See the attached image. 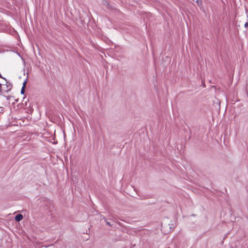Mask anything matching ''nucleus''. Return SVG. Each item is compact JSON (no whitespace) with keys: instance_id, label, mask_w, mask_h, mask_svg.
I'll return each instance as SVG.
<instances>
[{"instance_id":"nucleus-1","label":"nucleus","mask_w":248,"mask_h":248,"mask_svg":"<svg viewBox=\"0 0 248 248\" xmlns=\"http://www.w3.org/2000/svg\"><path fill=\"white\" fill-rule=\"evenodd\" d=\"M5 86L6 88L5 89H2V91L5 92H8L11 90L12 85L10 84H8V83H7Z\"/></svg>"},{"instance_id":"nucleus-2","label":"nucleus","mask_w":248,"mask_h":248,"mask_svg":"<svg viewBox=\"0 0 248 248\" xmlns=\"http://www.w3.org/2000/svg\"><path fill=\"white\" fill-rule=\"evenodd\" d=\"M23 216L21 214H18L15 217V220L16 221H20L23 219Z\"/></svg>"},{"instance_id":"nucleus-3","label":"nucleus","mask_w":248,"mask_h":248,"mask_svg":"<svg viewBox=\"0 0 248 248\" xmlns=\"http://www.w3.org/2000/svg\"><path fill=\"white\" fill-rule=\"evenodd\" d=\"M26 83H27V80L24 81L23 83V87H22V88L21 89V93L22 94H24V93H25V87H26Z\"/></svg>"},{"instance_id":"nucleus-4","label":"nucleus","mask_w":248,"mask_h":248,"mask_svg":"<svg viewBox=\"0 0 248 248\" xmlns=\"http://www.w3.org/2000/svg\"><path fill=\"white\" fill-rule=\"evenodd\" d=\"M196 2L197 3V6L201 7L202 5V0H196Z\"/></svg>"},{"instance_id":"nucleus-5","label":"nucleus","mask_w":248,"mask_h":248,"mask_svg":"<svg viewBox=\"0 0 248 248\" xmlns=\"http://www.w3.org/2000/svg\"><path fill=\"white\" fill-rule=\"evenodd\" d=\"M2 84L0 83V93L2 92Z\"/></svg>"},{"instance_id":"nucleus-6","label":"nucleus","mask_w":248,"mask_h":248,"mask_svg":"<svg viewBox=\"0 0 248 248\" xmlns=\"http://www.w3.org/2000/svg\"><path fill=\"white\" fill-rule=\"evenodd\" d=\"M244 26L246 28H248V22H246Z\"/></svg>"},{"instance_id":"nucleus-7","label":"nucleus","mask_w":248,"mask_h":248,"mask_svg":"<svg viewBox=\"0 0 248 248\" xmlns=\"http://www.w3.org/2000/svg\"><path fill=\"white\" fill-rule=\"evenodd\" d=\"M106 224L109 226H111L110 223L108 221H106Z\"/></svg>"},{"instance_id":"nucleus-8","label":"nucleus","mask_w":248,"mask_h":248,"mask_svg":"<svg viewBox=\"0 0 248 248\" xmlns=\"http://www.w3.org/2000/svg\"><path fill=\"white\" fill-rule=\"evenodd\" d=\"M171 231V227H170V231Z\"/></svg>"}]
</instances>
